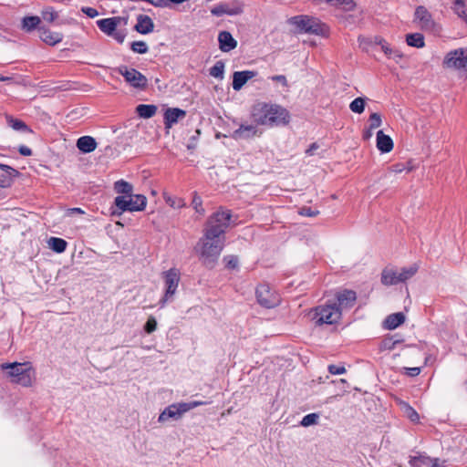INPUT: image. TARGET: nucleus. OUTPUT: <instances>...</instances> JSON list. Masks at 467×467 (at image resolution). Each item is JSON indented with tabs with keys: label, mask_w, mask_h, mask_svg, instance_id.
Listing matches in <instances>:
<instances>
[{
	"label": "nucleus",
	"mask_w": 467,
	"mask_h": 467,
	"mask_svg": "<svg viewBox=\"0 0 467 467\" xmlns=\"http://www.w3.org/2000/svg\"><path fill=\"white\" fill-rule=\"evenodd\" d=\"M231 211L223 208L208 218L203 236L195 246L200 260L206 267L213 268L217 262L224 246V233L231 224Z\"/></svg>",
	"instance_id": "nucleus-1"
},
{
	"label": "nucleus",
	"mask_w": 467,
	"mask_h": 467,
	"mask_svg": "<svg viewBox=\"0 0 467 467\" xmlns=\"http://www.w3.org/2000/svg\"><path fill=\"white\" fill-rule=\"evenodd\" d=\"M251 118L256 125L275 127L289 122V112L275 104L258 102L252 107Z\"/></svg>",
	"instance_id": "nucleus-2"
},
{
	"label": "nucleus",
	"mask_w": 467,
	"mask_h": 467,
	"mask_svg": "<svg viewBox=\"0 0 467 467\" xmlns=\"http://www.w3.org/2000/svg\"><path fill=\"white\" fill-rule=\"evenodd\" d=\"M1 368L2 370H8L7 375L11 378L13 383L23 387L32 386L36 379V370L30 362L3 363Z\"/></svg>",
	"instance_id": "nucleus-3"
},
{
	"label": "nucleus",
	"mask_w": 467,
	"mask_h": 467,
	"mask_svg": "<svg viewBox=\"0 0 467 467\" xmlns=\"http://www.w3.org/2000/svg\"><path fill=\"white\" fill-rule=\"evenodd\" d=\"M288 24L296 27V33L327 36L329 28L318 18L309 16H295L288 19Z\"/></svg>",
	"instance_id": "nucleus-4"
},
{
	"label": "nucleus",
	"mask_w": 467,
	"mask_h": 467,
	"mask_svg": "<svg viewBox=\"0 0 467 467\" xmlns=\"http://www.w3.org/2000/svg\"><path fill=\"white\" fill-rule=\"evenodd\" d=\"M313 313L312 319L317 325H332L336 324L341 318V309L336 302H327L324 305L316 306L311 311Z\"/></svg>",
	"instance_id": "nucleus-5"
},
{
	"label": "nucleus",
	"mask_w": 467,
	"mask_h": 467,
	"mask_svg": "<svg viewBox=\"0 0 467 467\" xmlns=\"http://www.w3.org/2000/svg\"><path fill=\"white\" fill-rule=\"evenodd\" d=\"M116 72L120 74L125 81L132 88L144 90L148 87L147 78L135 68H130L127 66H120L117 67Z\"/></svg>",
	"instance_id": "nucleus-6"
},
{
	"label": "nucleus",
	"mask_w": 467,
	"mask_h": 467,
	"mask_svg": "<svg viewBox=\"0 0 467 467\" xmlns=\"http://www.w3.org/2000/svg\"><path fill=\"white\" fill-rule=\"evenodd\" d=\"M162 275L165 284V293L159 302L161 307H163L168 301L172 299L180 282V274L175 268H171Z\"/></svg>",
	"instance_id": "nucleus-7"
},
{
	"label": "nucleus",
	"mask_w": 467,
	"mask_h": 467,
	"mask_svg": "<svg viewBox=\"0 0 467 467\" xmlns=\"http://www.w3.org/2000/svg\"><path fill=\"white\" fill-rule=\"evenodd\" d=\"M256 298L257 302L265 308L275 307L280 303L279 295L266 284L257 286Z\"/></svg>",
	"instance_id": "nucleus-8"
},
{
	"label": "nucleus",
	"mask_w": 467,
	"mask_h": 467,
	"mask_svg": "<svg viewBox=\"0 0 467 467\" xmlns=\"http://www.w3.org/2000/svg\"><path fill=\"white\" fill-rule=\"evenodd\" d=\"M413 22L423 31H438L437 25L432 19L431 14L423 5H419L416 8Z\"/></svg>",
	"instance_id": "nucleus-9"
},
{
	"label": "nucleus",
	"mask_w": 467,
	"mask_h": 467,
	"mask_svg": "<svg viewBox=\"0 0 467 467\" xmlns=\"http://www.w3.org/2000/svg\"><path fill=\"white\" fill-rule=\"evenodd\" d=\"M443 63L448 67L467 68V48H459L449 52Z\"/></svg>",
	"instance_id": "nucleus-10"
},
{
	"label": "nucleus",
	"mask_w": 467,
	"mask_h": 467,
	"mask_svg": "<svg viewBox=\"0 0 467 467\" xmlns=\"http://www.w3.org/2000/svg\"><path fill=\"white\" fill-rule=\"evenodd\" d=\"M262 135V131H260L257 128V125L254 124H241L240 127L235 130L231 137L235 140H250L254 137H260Z\"/></svg>",
	"instance_id": "nucleus-11"
},
{
	"label": "nucleus",
	"mask_w": 467,
	"mask_h": 467,
	"mask_svg": "<svg viewBox=\"0 0 467 467\" xmlns=\"http://www.w3.org/2000/svg\"><path fill=\"white\" fill-rule=\"evenodd\" d=\"M182 409H183L182 402L177 403V404H171V405L168 406L159 415L158 421L162 423L170 419H172L174 420L181 419L182 414L186 412V410H183Z\"/></svg>",
	"instance_id": "nucleus-12"
},
{
	"label": "nucleus",
	"mask_w": 467,
	"mask_h": 467,
	"mask_svg": "<svg viewBox=\"0 0 467 467\" xmlns=\"http://www.w3.org/2000/svg\"><path fill=\"white\" fill-rule=\"evenodd\" d=\"M124 18L120 16H113L109 18H103L98 20L97 26L107 36L113 35L114 31L117 29L118 26L120 24Z\"/></svg>",
	"instance_id": "nucleus-13"
},
{
	"label": "nucleus",
	"mask_w": 467,
	"mask_h": 467,
	"mask_svg": "<svg viewBox=\"0 0 467 467\" xmlns=\"http://www.w3.org/2000/svg\"><path fill=\"white\" fill-rule=\"evenodd\" d=\"M337 301H335L340 309L350 308L354 306L357 300L356 292L353 290H343L338 292L336 296Z\"/></svg>",
	"instance_id": "nucleus-14"
},
{
	"label": "nucleus",
	"mask_w": 467,
	"mask_h": 467,
	"mask_svg": "<svg viewBox=\"0 0 467 467\" xmlns=\"http://www.w3.org/2000/svg\"><path fill=\"white\" fill-rule=\"evenodd\" d=\"M211 13L216 16H222L223 15L237 16L243 13V7L240 5H230L226 3H222L215 5Z\"/></svg>",
	"instance_id": "nucleus-15"
},
{
	"label": "nucleus",
	"mask_w": 467,
	"mask_h": 467,
	"mask_svg": "<svg viewBox=\"0 0 467 467\" xmlns=\"http://www.w3.org/2000/svg\"><path fill=\"white\" fill-rule=\"evenodd\" d=\"M186 111L178 108H169L164 112L165 129H171L179 119L185 118Z\"/></svg>",
	"instance_id": "nucleus-16"
},
{
	"label": "nucleus",
	"mask_w": 467,
	"mask_h": 467,
	"mask_svg": "<svg viewBox=\"0 0 467 467\" xmlns=\"http://www.w3.org/2000/svg\"><path fill=\"white\" fill-rule=\"evenodd\" d=\"M255 76L256 72L252 70L235 71L233 75V88L235 91L241 90L246 82Z\"/></svg>",
	"instance_id": "nucleus-17"
},
{
	"label": "nucleus",
	"mask_w": 467,
	"mask_h": 467,
	"mask_svg": "<svg viewBox=\"0 0 467 467\" xmlns=\"http://www.w3.org/2000/svg\"><path fill=\"white\" fill-rule=\"evenodd\" d=\"M2 173L0 174V188H8L12 185L13 180L19 172L11 166L0 163Z\"/></svg>",
	"instance_id": "nucleus-18"
},
{
	"label": "nucleus",
	"mask_w": 467,
	"mask_h": 467,
	"mask_svg": "<svg viewBox=\"0 0 467 467\" xmlns=\"http://www.w3.org/2000/svg\"><path fill=\"white\" fill-rule=\"evenodd\" d=\"M400 271L392 267H386L381 273V283L386 286L395 285L401 283Z\"/></svg>",
	"instance_id": "nucleus-19"
},
{
	"label": "nucleus",
	"mask_w": 467,
	"mask_h": 467,
	"mask_svg": "<svg viewBox=\"0 0 467 467\" xmlns=\"http://www.w3.org/2000/svg\"><path fill=\"white\" fill-rule=\"evenodd\" d=\"M134 29L142 35L151 33L154 29V23L152 19L147 15H139L137 16V24Z\"/></svg>",
	"instance_id": "nucleus-20"
},
{
	"label": "nucleus",
	"mask_w": 467,
	"mask_h": 467,
	"mask_svg": "<svg viewBox=\"0 0 467 467\" xmlns=\"http://www.w3.org/2000/svg\"><path fill=\"white\" fill-rule=\"evenodd\" d=\"M219 47L223 52H229L237 46V41L228 31H222L218 36Z\"/></svg>",
	"instance_id": "nucleus-21"
},
{
	"label": "nucleus",
	"mask_w": 467,
	"mask_h": 467,
	"mask_svg": "<svg viewBox=\"0 0 467 467\" xmlns=\"http://www.w3.org/2000/svg\"><path fill=\"white\" fill-rule=\"evenodd\" d=\"M377 148L382 153H388L393 149L392 139L382 130L377 132Z\"/></svg>",
	"instance_id": "nucleus-22"
},
{
	"label": "nucleus",
	"mask_w": 467,
	"mask_h": 467,
	"mask_svg": "<svg viewBox=\"0 0 467 467\" xmlns=\"http://www.w3.org/2000/svg\"><path fill=\"white\" fill-rule=\"evenodd\" d=\"M39 37L42 41L50 46H55L56 44L62 41V35L57 32H51L50 30L45 27H38Z\"/></svg>",
	"instance_id": "nucleus-23"
},
{
	"label": "nucleus",
	"mask_w": 467,
	"mask_h": 467,
	"mask_svg": "<svg viewBox=\"0 0 467 467\" xmlns=\"http://www.w3.org/2000/svg\"><path fill=\"white\" fill-rule=\"evenodd\" d=\"M97 145L96 140L91 136H82L77 140V147L83 153L94 151Z\"/></svg>",
	"instance_id": "nucleus-24"
},
{
	"label": "nucleus",
	"mask_w": 467,
	"mask_h": 467,
	"mask_svg": "<svg viewBox=\"0 0 467 467\" xmlns=\"http://www.w3.org/2000/svg\"><path fill=\"white\" fill-rule=\"evenodd\" d=\"M405 322V315L402 312L391 314L384 321L385 327L395 329Z\"/></svg>",
	"instance_id": "nucleus-25"
},
{
	"label": "nucleus",
	"mask_w": 467,
	"mask_h": 467,
	"mask_svg": "<svg viewBox=\"0 0 467 467\" xmlns=\"http://www.w3.org/2000/svg\"><path fill=\"white\" fill-rule=\"evenodd\" d=\"M432 458L425 453L417 456H410L409 463L411 467H431Z\"/></svg>",
	"instance_id": "nucleus-26"
},
{
	"label": "nucleus",
	"mask_w": 467,
	"mask_h": 467,
	"mask_svg": "<svg viewBox=\"0 0 467 467\" xmlns=\"http://www.w3.org/2000/svg\"><path fill=\"white\" fill-rule=\"evenodd\" d=\"M130 212L143 211L147 205V198L142 194H133L129 197Z\"/></svg>",
	"instance_id": "nucleus-27"
},
{
	"label": "nucleus",
	"mask_w": 467,
	"mask_h": 467,
	"mask_svg": "<svg viewBox=\"0 0 467 467\" xmlns=\"http://www.w3.org/2000/svg\"><path fill=\"white\" fill-rule=\"evenodd\" d=\"M40 23L41 19L36 16H25L22 19V29L26 32H31L37 28Z\"/></svg>",
	"instance_id": "nucleus-28"
},
{
	"label": "nucleus",
	"mask_w": 467,
	"mask_h": 467,
	"mask_svg": "<svg viewBox=\"0 0 467 467\" xmlns=\"http://www.w3.org/2000/svg\"><path fill=\"white\" fill-rule=\"evenodd\" d=\"M137 114L143 119H150L157 112V107L150 104H140L136 108Z\"/></svg>",
	"instance_id": "nucleus-29"
},
{
	"label": "nucleus",
	"mask_w": 467,
	"mask_h": 467,
	"mask_svg": "<svg viewBox=\"0 0 467 467\" xmlns=\"http://www.w3.org/2000/svg\"><path fill=\"white\" fill-rule=\"evenodd\" d=\"M420 265L418 263H414L409 266L401 268L400 271V280H401V283H404L413 277L417 274Z\"/></svg>",
	"instance_id": "nucleus-30"
},
{
	"label": "nucleus",
	"mask_w": 467,
	"mask_h": 467,
	"mask_svg": "<svg viewBox=\"0 0 467 467\" xmlns=\"http://www.w3.org/2000/svg\"><path fill=\"white\" fill-rule=\"evenodd\" d=\"M114 190L118 193H122L124 194L123 196L128 197H131L133 193V186L130 182L123 180L117 181L114 183Z\"/></svg>",
	"instance_id": "nucleus-31"
},
{
	"label": "nucleus",
	"mask_w": 467,
	"mask_h": 467,
	"mask_svg": "<svg viewBox=\"0 0 467 467\" xmlns=\"http://www.w3.org/2000/svg\"><path fill=\"white\" fill-rule=\"evenodd\" d=\"M406 42L409 46L421 48L425 46L424 36L420 33H412L406 36Z\"/></svg>",
	"instance_id": "nucleus-32"
},
{
	"label": "nucleus",
	"mask_w": 467,
	"mask_h": 467,
	"mask_svg": "<svg viewBox=\"0 0 467 467\" xmlns=\"http://www.w3.org/2000/svg\"><path fill=\"white\" fill-rule=\"evenodd\" d=\"M47 244L50 249L58 254L63 253L67 246V243L64 239L58 237H50Z\"/></svg>",
	"instance_id": "nucleus-33"
},
{
	"label": "nucleus",
	"mask_w": 467,
	"mask_h": 467,
	"mask_svg": "<svg viewBox=\"0 0 467 467\" xmlns=\"http://www.w3.org/2000/svg\"><path fill=\"white\" fill-rule=\"evenodd\" d=\"M6 120L8 125L15 130L31 132V130L26 124L20 119H14L12 116H6Z\"/></svg>",
	"instance_id": "nucleus-34"
},
{
	"label": "nucleus",
	"mask_w": 467,
	"mask_h": 467,
	"mask_svg": "<svg viewBox=\"0 0 467 467\" xmlns=\"http://www.w3.org/2000/svg\"><path fill=\"white\" fill-rule=\"evenodd\" d=\"M114 204L119 210V214L126 211L130 212V201H129L128 196H117L114 200Z\"/></svg>",
	"instance_id": "nucleus-35"
},
{
	"label": "nucleus",
	"mask_w": 467,
	"mask_h": 467,
	"mask_svg": "<svg viewBox=\"0 0 467 467\" xmlns=\"http://www.w3.org/2000/svg\"><path fill=\"white\" fill-rule=\"evenodd\" d=\"M210 75L215 78L223 79L224 74V63L217 61L209 70Z\"/></svg>",
	"instance_id": "nucleus-36"
},
{
	"label": "nucleus",
	"mask_w": 467,
	"mask_h": 467,
	"mask_svg": "<svg viewBox=\"0 0 467 467\" xmlns=\"http://www.w3.org/2000/svg\"><path fill=\"white\" fill-rule=\"evenodd\" d=\"M365 99L358 97L355 99L351 103L349 104V109L352 112L361 114L365 109Z\"/></svg>",
	"instance_id": "nucleus-37"
},
{
	"label": "nucleus",
	"mask_w": 467,
	"mask_h": 467,
	"mask_svg": "<svg viewBox=\"0 0 467 467\" xmlns=\"http://www.w3.org/2000/svg\"><path fill=\"white\" fill-rule=\"evenodd\" d=\"M464 3L465 0H453V10L458 16L465 21L467 19V9L465 8Z\"/></svg>",
	"instance_id": "nucleus-38"
},
{
	"label": "nucleus",
	"mask_w": 467,
	"mask_h": 467,
	"mask_svg": "<svg viewBox=\"0 0 467 467\" xmlns=\"http://www.w3.org/2000/svg\"><path fill=\"white\" fill-rule=\"evenodd\" d=\"M379 44L381 47L382 51L389 57H400V53L390 47V46L383 39H380Z\"/></svg>",
	"instance_id": "nucleus-39"
},
{
	"label": "nucleus",
	"mask_w": 467,
	"mask_h": 467,
	"mask_svg": "<svg viewBox=\"0 0 467 467\" xmlns=\"http://www.w3.org/2000/svg\"><path fill=\"white\" fill-rule=\"evenodd\" d=\"M402 407L404 410V413L406 416L412 421V422H418L420 420V416L418 412L410 407L408 403L403 402Z\"/></svg>",
	"instance_id": "nucleus-40"
},
{
	"label": "nucleus",
	"mask_w": 467,
	"mask_h": 467,
	"mask_svg": "<svg viewBox=\"0 0 467 467\" xmlns=\"http://www.w3.org/2000/svg\"><path fill=\"white\" fill-rule=\"evenodd\" d=\"M192 205L193 209L195 210V212L197 213H199V215H201V216L204 215L205 210L202 207V200L196 192H194V194H193Z\"/></svg>",
	"instance_id": "nucleus-41"
},
{
	"label": "nucleus",
	"mask_w": 467,
	"mask_h": 467,
	"mask_svg": "<svg viewBox=\"0 0 467 467\" xmlns=\"http://www.w3.org/2000/svg\"><path fill=\"white\" fill-rule=\"evenodd\" d=\"M130 48L134 53L146 54L149 50L147 44L144 41H134L130 45Z\"/></svg>",
	"instance_id": "nucleus-42"
},
{
	"label": "nucleus",
	"mask_w": 467,
	"mask_h": 467,
	"mask_svg": "<svg viewBox=\"0 0 467 467\" xmlns=\"http://www.w3.org/2000/svg\"><path fill=\"white\" fill-rule=\"evenodd\" d=\"M327 3L334 6H343L348 10H351L354 7L353 0H326Z\"/></svg>",
	"instance_id": "nucleus-43"
},
{
	"label": "nucleus",
	"mask_w": 467,
	"mask_h": 467,
	"mask_svg": "<svg viewBox=\"0 0 467 467\" xmlns=\"http://www.w3.org/2000/svg\"><path fill=\"white\" fill-rule=\"evenodd\" d=\"M42 17L45 21L52 23L57 18V13L52 7H47L42 11Z\"/></svg>",
	"instance_id": "nucleus-44"
},
{
	"label": "nucleus",
	"mask_w": 467,
	"mask_h": 467,
	"mask_svg": "<svg viewBox=\"0 0 467 467\" xmlns=\"http://www.w3.org/2000/svg\"><path fill=\"white\" fill-rule=\"evenodd\" d=\"M318 419L319 415L317 413L307 414L302 419L301 425L304 427H308L310 425L317 424Z\"/></svg>",
	"instance_id": "nucleus-45"
},
{
	"label": "nucleus",
	"mask_w": 467,
	"mask_h": 467,
	"mask_svg": "<svg viewBox=\"0 0 467 467\" xmlns=\"http://www.w3.org/2000/svg\"><path fill=\"white\" fill-rule=\"evenodd\" d=\"M381 117L379 113L374 112L369 116V128L370 130H374L379 128L381 125Z\"/></svg>",
	"instance_id": "nucleus-46"
},
{
	"label": "nucleus",
	"mask_w": 467,
	"mask_h": 467,
	"mask_svg": "<svg viewBox=\"0 0 467 467\" xmlns=\"http://www.w3.org/2000/svg\"><path fill=\"white\" fill-rule=\"evenodd\" d=\"M157 328V321L154 317H150L144 326V330L148 334L153 333Z\"/></svg>",
	"instance_id": "nucleus-47"
},
{
	"label": "nucleus",
	"mask_w": 467,
	"mask_h": 467,
	"mask_svg": "<svg viewBox=\"0 0 467 467\" xmlns=\"http://www.w3.org/2000/svg\"><path fill=\"white\" fill-rule=\"evenodd\" d=\"M226 267L229 269H234L238 265V258L234 255L225 256L223 258Z\"/></svg>",
	"instance_id": "nucleus-48"
},
{
	"label": "nucleus",
	"mask_w": 467,
	"mask_h": 467,
	"mask_svg": "<svg viewBox=\"0 0 467 467\" xmlns=\"http://www.w3.org/2000/svg\"><path fill=\"white\" fill-rule=\"evenodd\" d=\"M328 371L333 375H341L346 372V368L343 366L329 365Z\"/></svg>",
	"instance_id": "nucleus-49"
},
{
	"label": "nucleus",
	"mask_w": 467,
	"mask_h": 467,
	"mask_svg": "<svg viewBox=\"0 0 467 467\" xmlns=\"http://www.w3.org/2000/svg\"><path fill=\"white\" fill-rule=\"evenodd\" d=\"M319 213L318 211H313L310 207H302L299 211V214L304 216L314 217Z\"/></svg>",
	"instance_id": "nucleus-50"
},
{
	"label": "nucleus",
	"mask_w": 467,
	"mask_h": 467,
	"mask_svg": "<svg viewBox=\"0 0 467 467\" xmlns=\"http://www.w3.org/2000/svg\"><path fill=\"white\" fill-rule=\"evenodd\" d=\"M109 36H112L117 42L122 44L125 40L126 33L125 31H117L116 29L113 35H110Z\"/></svg>",
	"instance_id": "nucleus-51"
},
{
	"label": "nucleus",
	"mask_w": 467,
	"mask_h": 467,
	"mask_svg": "<svg viewBox=\"0 0 467 467\" xmlns=\"http://www.w3.org/2000/svg\"><path fill=\"white\" fill-rule=\"evenodd\" d=\"M400 342H402V340L400 339V338H396V337L394 336V337H392L390 338L385 339L383 343L385 345H388L389 343H391V346H388V349L392 350V349L395 348L396 345L400 344Z\"/></svg>",
	"instance_id": "nucleus-52"
},
{
	"label": "nucleus",
	"mask_w": 467,
	"mask_h": 467,
	"mask_svg": "<svg viewBox=\"0 0 467 467\" xmlns=\"http://www.w3.org/2000/svg\"><path fill=\"white\" fill-rule=\"evenodd\" d=\"M81 11L90 18H94L99 16L98 10L93 7H82Z\"/></svg>",
	"instance_id": "nucleus-53"
},
{
	"label": "nucleus",
	"mask_w": 467,
	"mask_h": 467,
	"mask_svg": "<svg viewBox=\"0 0 467 467\" xmlns=\"http://www.w3.org/2000/svg\"><path fill=\"white\" fill-rule=\"evenodd\" d=\"M204 402L202 401H192V402H182V410H186V412L192 409L196 408L197 406L203 405Z\"/></svg>",
	"instance_id": "nucleus-54"
},
{
	"label": "nucleus",
	"mask_w": 467,
	"mask_h": 467,
	"mask_svg": "<svg viewBox=\"0 0 467 467\" xmlns=\"http://www.w3.org/2000/svg\"><path fill=\"white\" fill-rule=\"evenodd\" d=\"M406 374L410 377H416L420 373V368L413 367V368H405Z\"/></svg>",
	"instance_id": "nucleus-55"
},
{
	"label": "nucleus",
	"mask_w": 467,
	"mask_h": 467,
	"mask_svg": "<svg viewBox=\"0 0 467 467\" xmlns=\"http://www.w3.org/2000/svg\"><path fill=\"white\" fill-rule=\"evenodd\" d=\"M392 169V171L395 172V173H400L402 172L403 171L407 170V171H411V168H406L404 164H401V163H398V164H395L391 167Z\"/></svg>",
	"instance_id": "nucleus-56"
},
{
	"label": "nucleus",
	"mask_w": 467,
	"mask_h": 467,
	"mask_svg": "<svg viewBox=\"0 0 467 467\" xmlns=\"http://www.w3.org/2000/svg\"><path fill=\"white\" fill-rule=\"evenodd\" d=\"M272 80L281 83L284 87L287 86L286 78L284 75H275L271 78Z\"/></svg>",
	"instance_id": "nucleus-57"
},
{
	"label": "nucleus",
	"mask_w": 467,
	"mask_h": 467,
	"mask_svg": "<svg viewBox=\"0 0 467 467\" xmlns=\"http://www.w3.org/2000/svg\"><path fill=\"white\" fill-rule=\"evenodd\" d=\"M18 151L23 156H31L32 150L26 146L21 145L18 149Z\"/></svg>",
	"instance_id": "nucleus-58"
},
{
	"label": "nucleus",
	"mask_w": 467,
	"mask_h": 467,
	"mask_svg": "<svg viewBox=\"0 0 467 467\" xmlns=\"http://www.w3.org/2000/svg\"><path fill=\"white\" fill-rule=\"evenodd\" d=\"M149 3L157 7H163L167 5V0H150Z\"/></svg>",
	"instance_id": "nucleus-59"
},
{
	"label": "nucleus",
	"mask_w": 467,
	"mask_h": 467,
	"mask_svg": "<svg viewBox=\"0 0 467 467\" xmlns=\"http://www.w3.org/2000/svg\"><path fill=\"white\" fill-rule=\"evenodd\" d=\"M319 148L318 144L314 142L312 143L309 148L306 150V153L307 155H313L315 150H317Z\"/></svg>",
	"instance_id": "nucleus-60"
},
{
	"label": "nucleus",
	"mask_w": 467,
	"mask_h": 467,
	"mask_svg": "<svg viewBox=\"0 0 467 467\" xmlns=\"http://www.w3.org/2000/svg\"><path fill=\"white\" fill-rule=\"evenodd\" d=\"M444 462L441 463V461L439 458H432V462L431 464V467H444L443 465Z\"/></svg>",
	"instance_id": "nucleus-61"
},
{
	"label": "nucleus",
	"mask_w": 467,
	"mask_h": 467,
	"mask_svg": "<svg viewBox=\"0 0 467 467\" xmlns=\"http://www.w3.org/2000/svg\"><path fill=\"white\" fill-rule=\"evenodd\" d=\"M372 130H370V128H369L368 130L364 131V133H363L364 140H369L372 137V135H373Z\"/></svg>",
	"instance_id": "nucleus-62"
},
{
	"label": "nucleus",
	"mask_w": 467,
	"mask_h": 467,
	"mask_svg": "<svg viewBox=\"0 0 467 467\" xmlns=\"http://www.w3.org/2000/svg\"><path fill=\"white\" fill-rule=\"evenodd\" d=\"M70 213H84L80 208H72L69 210Z\"/></svg>",
	"instance_id": "nucleus-63"
},
{
	"label": "nucleus",
	"mask_w": 467,
	"mask_h": 467,
	"mask_svg": "<svg viewBox=\"0 0 467 467\" xmlns=\"http://www.w3.org/2000/svg\"><path fill=\"white\" fill-rule=\"evenodd\" d=\"M13 78L12 77H3V76H0V81H10L12 80Z\"/></svg>",
	"instance_id": "nucleus-64"
}]
</instances>
